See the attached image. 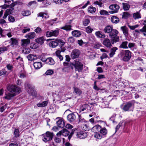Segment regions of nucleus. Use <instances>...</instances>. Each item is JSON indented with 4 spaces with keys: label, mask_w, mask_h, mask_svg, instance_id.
I'll use <instances>...</instances> for the list:
<instances>
[{
    "label": "nucleus",
    "mask_w": 146,
    "mask_h": 146,
    "mask_svg": "<svg viewBox=\"0 0 146 146\" xmlns=\"http://www.w3.org/2000/svg\"><path fill=\"white\" fill-rule=\"evenodd\" d=\"M8 48V46H3V47H0V54L5 51H7Z\"/></svg>",
    "instance_id": "nucleus-33"
},
{
    "label": "nucleus",
    "mask_w": 146,
    "mask_h": 146,
    "mask_svg": "<svg viewBox=\"0 0 146 146\" xmlns=\"http://www.w3.org/2000/svg\"><path fill=\"white\" fill-rule=\"evenodd\" d=\"M53 73V71L51 70H48L45 72V74L47 75H51Z\"/></svg>",
    "instance_id": "nucleus-55"
},
{
    "label": "nucleus",
    "mask_w": 146,
    "mask_h": 146,
    "mask_svg": "<svg viewBox=\"0 0 146 146\" xmlns=\"http://www.w3.org/2000/svg\"><path fill=\"white\" fill-rule=\"evenodd\" d=\"M101 127L99 125H97L92 127V130H94L95 131H100V130L101 129Z\"/></svg>",
    "instance_id": "nucleus-41"
},
{
    "label": "nucleus",
    "mask_w": 146,
    "mask_h": 146,
    "mask_svg": "<svg viewBox=\"0 0 146 146\" xmlns=\"http://www.w3.org/2000/svg\"><path fill=\"white\" fill-rule=\"evenodd\" d=\"M119 32L116 29H113L109 34V36L111 38V40L112 44H113L119 40V38L117 35Z\"/></svg>",
    "instance_id": "nucleus-3"
},
{
    "label": "nucleus",
    "mask_w": 146,
    "mask_h": 146,
    "mask_svg": "<svg viewBox=\"0 0 146 146\" xmlns=\"http://www.w3.org/2000/svg\"><path fill=\"white\" fill-rule=\"evenodd\" d=\"M47 16V15L46 13H40L38 15V17H42V18L44 17L46 18V16Z\"/></svg>",
    "instance_id": "nucleus-52"
},
{
    "label": "nucleus",
    "mask_w": 146,
    "mask_h": 146,
    "mask_svg": "<svg viewBox=\"0 0 146 146\" xmlns=\"http://www.w3.org/2000/svg\"><path fill=\"white\" fill-rule=\"evenodd\" d=\"M8 19L9 21L11 22H13L15 21L14 18L11 16L9 15L8 17Z\"/></svg>",
    "instance_id": "nucleus-58"
},
{
    "label": "nucleus",
    "mask_w": 146,
    "mask_h": 146,
    "mask_svg": "<svg viewBox=\"0 0 146 146\" xmlns=\"http://www.w3.org/2000/svg\"><path fill=\"white\" fill-rule=\"evenodd\" d=\"M47 102L44 101L42 103L38 104L37 106L39 107H44L47 105Z\"/></svg>",
    "instance_id": "nucleus-36"
},
{
    "label": "nucleus",
    "mask_w": 146,
    "mask_h": 146,
    "mask_svg": "<svg viewBox=\"0 0 146 146\" xmlns=\"http://www.w3.org/2000/svg\"><path fill=\"white\" fill-rule=\"evenodd\" d=\"M70 131H71V132L67 129H63L56 134V135L58 137H59L61 135L64 137L68 136V138L70 140L74 133V131L73 130H70Z\"/></svg>",
    "instance_id": "nucleus-4"
},
{
    "label": "nucleus",
    "mask_w": 146,
    "mask_h": 146,
    "mask_svg": "<svg viewBox=\"0 0 146 146\" xmlns=\"http://www.w3.org/2000/svg\"><path fill=\"white\" fill-rule=\"evenodd\" d=\"M100 13L101 15H108V12L104 10H102L100 11Z\"/></svg>",
    "instance_id": "nucleus-51"
},
{
    "label": "nucleus",
    "mask_w": 146,
    "mask_h": 146,
    "mask_svg": "<svg viewBox=\"0 0 146 146\" xmlns=\"http://www.w3.org/2000/svg\"><path fill=\"white\" fill-rule=\"evenodd\" d=\"M130 16V14L128 12H124L123 13L122 18L127 19Z\"/></svg>",
    "instance_id": "nucleus-35"
},
{
    "label": "nucleus",
    "mask_w": 146,
    "mask_h": 146,
    "mask_svg": "<svg viewBox=\"0 0 146 146\" xmlns=\"http://www.w3.org/2000/svg\"><path fill=\"white\" fill-rule=\"evenodd\" d=\"M59 31L58 29L55 30H51L50 31H47L45 33V35L47 37L52 36L57 37L58 35Z\"/></svg>",
    "instance_id": "nucleus-8"
},
{
    "label": "nucleus",
    "mask_w": 146,
    "mask_h": 146,
    "mask_svg": "<svg viewBox=\"0 0 146 146\" xmlns=\"http://www.w3.org/2000/svg\"><path fill=\"white\" fill-rule=\"evenodd\" d=\"M140 31L142 33H146V26H144L143 27V28L140 29Z\"/></svg>",
    "instance_id": "nucleus-64"
},
{
    "label": "nucleus",
    "mask_w": 146,
    "mask_h": 146,
    "mask_svg": "<svg viewBox=\"0 0 146 146\" xmlns=\"http://www.w3.org/2000/svg\"><path fill=\"white\" fill-rule=\"evenodd\" d=\"M123 9L125 11H127L129 10L130 5L127 3H122Z\"/></svg>",
    "instance_id": "nucleus-23"
},
{
    "label": "nucleus",
    "mask_w": 146,
    "mask_h": 146,
    "mask_svg": "<svg viewBox=\"0 0 146 146\" xmlns=\"http://www.w3.org/2000/svg\"><path fill=\"white\" fill-rule=\"evenodd\" d=\"M72 34L73 35L76 37H78L81 35L80 32L77 30H75L72 32Z\"/></svg>",
    "instance_id": "nucleus-32"
},
{
    "label": "nucleus",
    "mask_w": 146,
    "mask_h": 146,
    "mask_svg": "<svg viewBox=\"0 0 146 146\" xmlns=\"http://www.w3.org/2000/svg\"><path fill=\"white\" fill-rule=\"evenodd\" d=\"M74 68L76 71L78 72H81L83 69V64L78 61H76L74 64Z\"/></svg>",
    "instance_id": "nucleus-12"
},
{
    "label": "nucleus",
    "mask_w": 146,
    "mask_h": 146,
    "mask_svg": "<svg viewBox=\"0 0 146 146\" xmlns=\"http://www.w3.org/2000/svg\"><path fill=\"white\" fill-rule=\"evenodd\" d=\"M90 23V20L88 19H86L83 22V25L85 26H86Z\"/></svg>",
    "instance_id": "nucleus-57"
},
{
    "label": "nucleus",
    "mask_w": 146,
    "mask_h": 146,
    "mask_svg": "<svg viewBox=\"0 0 146 146\" xmlns=\"http://www.w3.org/2000/svg\"><path fill=\"white\" fill-rule=\"evenodd\" d=\"M102 43L105 47L109 48H110L112 46V44L111 39L110 40L107 38L104 39Z\"/></svg>",
    "instance_id": "nucleus-11"
},
{
    "label": "nucleus",
    "mask_w": 146,
    "mask_h": 146,
    "mask_svg": "<svg viewBox=\"0 0 146 146\" xmlns=\"http://www.w3.org/2000/svg\"><path fill=\"white\" fill-rule=\"evenodd\" d=\"M54 141L56 143H59L61 142V139L58 137H55L54 139Z\"/></svg>",
    "instance_id": "nucleus-63"
},
{
    "label": "nucleus",
    "mask_w": 146,
    "mask_h": 146,
    "mask_svg": "<svg viewBox=\"0 0 146 146\" xmlns=\"http://www.w3.org/2000/svg\"><path fill=\"white\" fill-rule=\"evenodd\" d=\"M48 43L49 46L50 47L52 48H56L59 44L60 46V48L62 47H64L63 46L65 44V42L59 38L56 39H49L47 40V41L51 40Z\"/></svg>",
    "instance_id": "nucleus-2"
},
{
    "label": "nucleus",
    "mask_w": 146,
    "mask_h": 146,
    "mask_svg": "<svg viewBox=\"0 0 146 146\" xmlns=\"http://www.w3.org/2000/svg\"><path fill=\"white\" fill-rule=\"evenodd\" d=\"M14 9L13 7H11L10 9H7L5 11V12L7 14L9 15L13 13V11Z\"/></svg>",
    "instance_id": "nucleus-46"
},
{
    "label": "nucleus",
    "mask_w": 146,
    "mask_h": 146,
    "mask_svg": "<svg viewBox=\"0 0 146 146\" xmlns=\"http://www.w3.org/2000/svg\"><path fill=\"white\" fill-rule=\"evenodd\" d=\"M95 34L97 36L98 38H104L106 37L105 35L100 31L96 32Z\"/></svg>",
    "instance_id": "nucleus-24"
},
{
    "label": "nucleus",
    "mask_w": 146,
    "mask_h": 146,
    "mask_svg": "<svg viewBox=\"0 0 146 146\" xmlns=\"http://www.w3.org/2000/svg\"><path fill=\"white\" fill-rule=\"evenodd\" d=\"M80 53V51L77 49H74L72 51L71 56L72 59H74L78 58Z\"/></svg>",
    "instance_id": "nucleus-13"
},
{
    "label": "nucleus",
    "mask_w": 146,
    "mask_h": 146,
    "mask_svg": "<svg viewBox=\"0 0 146 146\" xmlns=\"http://www.w3.org/2000/svg\"><path fill=\"white\" fill-rule=\"evenodd\" d=\"M27 58L29 60L32 61L36 59L37 57L36 55L30 54L27 56Z\"/></svg>",
    "instance_id": "nucleus-25"
},
{
    "label": "nucleus",
    "mask_w": 146,
    "mask_h": 146,
    "mask_svg": "<svg viewBox=\"0 0 146 146\" xmlns=\"http://www.w3.org/2000/svg\"><path fill=\"white\" fill-rule=\"evenodd\" d=\"M73 88L74 89V92L77 95H80L82 94V91L78 88L74 87Z\"/></svg>",
    "instance_id": "nucleus-34"
},
{
    "label": "nucleus",
    "mask_w": 146,
    "mask_h": 146,
    "mask_svg": "<svg viewBox=\"0 0 146 146\" xmlns=\"http://www.w3.org/2000/svg\"><path fill=\"white\" fill-rule=\"evenodd\" d=\"M71 26L70 25H66L64 27H61V28L66 31H70L71 30Z\"/></svg>",
    "instance_id": "nucleus-43"
},
{
    "label": "nucleus",
    "mask_w": 146,
    "mask_h": 146,
    "mask_svg": "<svg viewBox=\"0 0 146 146\" xmlns=\"http://www.w3.org/2000/svg\"><path fill=\"white\" fill-rule=\"evenodd\" d=\"M23 51L25 54H27L30 53L31 51V50L29 48H25L24 49Z\"/></svg>",
    "instance_id": "nucleus-62"
},
{
    "label": "nucleus",
    "mask_w": 146,
    "mask_h": 146,
    "mask_svg": "<svg viewBox=\"0 0 146 146\" xmlns=\"http://www.w3.org/2000/svg\"><path fill=\"white\" fill-rule=\"evenodd\" d=\"M76 135L78 138L82 139L86 137L87 136V134L86 132L82 131L77 132Z\"/></svg>",
    "instance_id": "nucleus-15"
},
{
    "label": "nucleus",
    "mask_w": 146,
    "mask_h": 146,
    "mask_svg": "<svg viewBox=\"0 0 146 146\" xmlns=\"http://www.w3.org/2000/svg\"><path fill=\"white\" fill-rule=\"evenodd\" d=\"M78 123H85L86 121L84 118L82 117L80 115H78Z\"/></svg>",
    "instance_id": "nucleus-39"
},
{
    "label": "nucleus",
    "mask_w": 146,
    "mask_h": 146,
    "mask_svg": "<svg viewBox=\"0 0 146 146\" xmlns=\"http://www.w3.org/2000/svg\"><path fill=\"white\" fill-rule=\"evenodd\" d=\"M109 8L112 11H109V13L111 14L117 13L118 10L119 9V5L116 4H112L110 5Z\"/></svg>",
    "instance_id": "nucleus-10"
},
{
    "label": "nucleus",
    "mask_w": 146,
    "mask_h": 146,
    "mask_svg": "<svg viewBox=\"0 0 146 146\" xmlns=\"http://www.w3.org/2000/svg\"><path fill=\"white\" fill-rule=\"evenodd\" d=\"M48 0H46L44 1L43 2V5L42 7H47L48 5L50 4V2H49L48 1Z\"/></svg>",
    "instance_id": "nucleus-45"
},
{
    "label": "nucleus",
    "mask_w": 146,
    "mask_h": 146,
    "mask_svg": "<svg viewBox=\"0 0 146 146\" xmlns=\"http://www.w3.org/2000/svg\"><path fill=\"white\" fill-rule=\"evenodd\" d=\"M34 66L36 69H38L40 68L42 66V63L40 62H35L34 63Z\"/></svg>",
    "instance_id": "nucleus-20"
},
{
    "label": "nucleus",
    "mask_w": 146,
    "mask_h": 146,
    "mask_svg": "<svg viewBox=\"0 0 146 146\" xmlns=\"http://www.w3.org/2000/svg\"><path fill=\"white\" fill-rule=\"evenodd\" d=\"M121 29L125 36H127L128 34V29L125 26L121 27Z\"/></svg>",
    "instance_id": "nucleus-19"
},
{
    "label": "nucleus",
    "mask_w": 146,
    "mask_h": 146,
    "mask_svg": "<svg viewBox=\"0 0 146 146\" xmlns=\"http://www.w3.org/2000/svg\"><path fill=\"white\" fill-rule=\"evenodd\" d=\"M93 31V29L90 26H88L86 28V32L88 33H91Z\"/></svg>",
    "instance_id": "nucleus-50"
},
{
    "label": "nucleus",
    "mask_w": 146,
    "mask_h": 146,
    "mask_svg": "<svg viewBox=\"0 0 146 146\" xmlns=\"http://www.w3.org/2000/svg\"><path fill=\"white\" fill-rule=\"evenodd\" d=\"M45 39L42 37L38 38L35 39V41L38 43L42 44H43Z\"/></svg>",
    "instance_id": "nucleus-26"
},
{
    "label": "nucleus",
    "mask_w": 146,
    "mask_h": 146,
    "mask_svg": "<svg viewBox=\"0 0 146 146\" xmlns=\"http://www.w3.org/2000/svg\"><path fill=\"white\" fill-rule=\"evenodd\" d=\"M100 131L101 134L103 135H106L107 133V131L105 128H101Z\"/></svg>",
    "instance_id": "nucleus-38"
},
{
    "label": "nucleus",
    "mask_w": 146,
    "mask_h": 146,
    "mask_svg": "<svg viewBox=\"0 0 146 146\" xmlns=\"http://www.w3.org/2000/svg\"><path fill=\"white\" fill-rule=\"evenodd\" d=\"M53 1L55 3L58 4H61L63 3L62 0H53Z\"/></svg>",
    "instance_id": "nucleus-59"
},
{
    "label": "nucleus",
    "mask_w": 146,
    "mask_h": 146,
    "mask_svg": "<svg viewBox=\"0 0 146 146\" xmlns=\"http://www.w3.org/2000/svg\"><path fill=\"white\" fill-rule=\"evenodd\" d=\"M135 102L134 100L127 102L124 105L122 109L125 111H132L134 107Z\"/></svg>",
    "instance_id": "nucleus-6"
},
{
    "label": "nucleus",
    "mask_w": 146,
    "mask_h": 146,
    "mask_svg": "<svg viewBox=\"0 0 146 146\" xmlns=\"http://www.w3.org/2000/svg\"><path fill=\"white\" fill-rule=\"evenodd\" d=\"M88 11L90 13H93L95 12L96 9L95 7H93L90 6L88 9Z\"/></svg>",
    "instance_id": "nucleus-42"
},
{
    "label": "nucleus",
    "mask_w": 146,
    "mask_h": 146,
    "mask_svg": "<svg viewBox=\"0 0 146 146\" xmlns=\"http://www.w3.org/2000/svg\"><path fill=\"white\" fill-rule=\"evenodd\" d=\"M11 41L10 42H11V45H16L17 43V40L15 39L11 38Z\"/></svg>",
    "instance_id": "nucleus-48"
},
{
    "label": "nucleus",
    "mask_w": 146,
    "mask_h": 146,
    "mask_svg": "<svg viewBox=\"0 0 146 146\" xmlns=\"http://www.w3.org/2000/svg\"><path fill=\"white\" fill-rule=\"evenodd\" d=\"M122 123H123V122L121 121L119 123V124L116 126V127L115 128V133H116L118 131V130L119 128L120 127L122 126Z\"/></svg>",
    "instance_id": "nucleus-56"
},
{
    "label": "nucleus",
    "mask_w": 146,
    "mask_h": 146,
    "mask_svg": "<svg viewBox=\"0 0 146 146\" xmlns=\"http://www.w3.org/2000/svg\"><path fill=\"white\" fill-rule=\"evenodd\" d=\"M42 31V29L39 27H37L35 30V31L37 33H39Z\"/></svg>",
    "instance_id": "nucleus-60"
},
{
    "label": "nucleus",
    "mask_w": 146,
    "mask_h": 146,
    "mask_svg": "<svg viewBox=\"0 0 146 146\" xmlns=\"http://www.w3.org/2000/svg\"><path fill=\"white\" fill-rule=\"evenodd\" d=\"M30 12L28 10H25L22 11V14L23 16H28L30 14Z\"/></svg>",
    "instance_id": "nucleus-47"
},
{
    "label": "nucleus",
    "mask_w": 146,
    "mask_h": 146,
    "mask_svg": "<svg viewBox=\"0 0 146 146\" xmlns=\"http://www.w3.org/2000/svg\"><path fill=\"white\" fill-rule=\"evenodd\" d=\"M135 44L134 43L129 42L128 43V48H133L135 45Z\"/></svg>",
    "instance_id": "nucleus-61"
},
{
    "label": "nucleus",
    "mask_w": 146,
    "mask_h": 146,
    "mask_svg": "<svg viewBox=\"0 0 146 146\" xmlns=\"http://www.w3.org/2000/svg\"><path fill=\"white\" fill-rule=\"evenodd\" d=\"M8 74V72L5 69H3L0 70V76L2 75L6 76Z\"/></svg>",
    "instance_id": "nucleus-40"
},
{
    "label": "nucleus",
    "mask_w": 146,
    "mask_h": 146,
    "mask_svg": "<svg viewBox=\"0 0 146 146\" xmlns=\"http://www.w3.org/2000/svg\"><path fill=\"white\" fill-rule=\"evenodd\" d=\"M19 129H15L14 133L15 137H17L19 136Z\"/></svg>",
    "instance_id": "nucleus-49"
},
{
    "label": "nucleus",
    "mask_w": 146,
    "mask_h": 146,
    "mask_svg": "<svg viewBox=\"0 0 146 146\" xmlns=\"http://www.w3.org/2000/svg\"><path fill=\"white\" fill-rule=\"evenodd\" d=\"M67 120L70 122H73L76 119L75 115L74 113H71L68 115L67 117Z\"/></svg>",
    "instance_id": "nucleus-17"
},
{
    "label": "nucleus",
    "mask_w": 146,
    "mask_h": 146,
    "mask_svg": "<svg viewBox=\"0 0 146 146\" xmlns=\"http://www.w3.org/2000/svg\"><path fill=\"white\" fill-rule=\"evenodd\" d=\"M46 63L50 65H53L54 61L52 58L50 57L46 58Z\"/></svg>",
    "instance_id": "nucleus-29"
},
{
    "label": "nucleus",
    "mask_w": 146,
    "mask_h": 146,
    "mask_svg": "<svg viewBox=\"0 0 146 146\" xmlns=\"http://www.w3.org/2000/svg\"><path fill=\"white\" fill-rule=\"evenodd\" d=\"M117 49V48L116 47H114L111 48L110 50L111 52L109 54V56L111 58L113 56V55L115 54V52Z\"/></svg>",
    "instance_id": "nucleus-22"
},
{
    "label": "nucleus",
    "mask_w": 146,
    "mask_h": 146,
    "mask_svg": "<svg viewBox=\"0 0 146 146\" xmlns=\"http://www.w3.org/2000/svg\"><path fill=\"white\" fill-rule=\"evenodd\" d=\"M7 89L9 92H5V96L4 97V98L8 100H12L15 96L20 92V88L14 85H8L7 87Z\"/></svg>",
    "instance_id": "nucleus-1"
},
{
    "label": "nucleus",
    "mask_w": 146,
    "mask_h": 146,
    "mask_svg": "<svg viewBox=\"0 0 146 146\" xmlns=\"http://www.w3.org/2000/svg\"><path fill=\"white\" fill-rule=\"evenodd\" d=\"M58 118H59L60 119L56 122L58 126L59 127L63 128L65 125V123L62 118L58 117L56 118V119Z\"/></svg>",
    "instance_id": "nucleus-16"
},
{
    "label": "nucleus",
    "mask_w": 146,
    "mask_h": 146,
    "mask_svg": "<svg viewBox=\"0 0 146 146\" xmlns=\"http://www.w3.org/2000/svg\"><path fill=\"white\" fill-rule=\"evenodd\" d=\"M133 17L134 19H138L141 17L140 13L138 12L133 14Z\"/></svg>",
    "instance_id": "nucleus-37"
},
{
    "label": "nucleus",
    "mask_w": 146,
    "mask_h": 146,
    "mask_svg": "<svg viewBox=\"0 0 146 146\" xmlns=\"http://www.w3.org/2000/svg\"><path fill=\"white\" fill-rule=\"evenodd\" d=\"M54 135L52 133L49 131L47 132L46 134H43L44 138L42 139L44 142H46L52 139Z\"/></svg>",
    "instance_id": "nucleus-9"
},
{
    "label": "nucleus",
    "mask_w": 146,
    "mask_h": 146,
    "mask_svg": "<svg viewBox=\"0 0 146 146\" xmlns=\"http://www.w3.org/2000/svg\"><path fill=\"white\" fill-rule=\"evenodd\" d=\"M75 40L72 37H70L68 39V42L69 43H72L74 42Z\"/></svg>",
    "instance_id": "nucleus-54"
},
{
    "label": "nucleus",
    "mask_w": 146,
    "mask_h": 146,
    "mask_svg": "<svg viewBox=\"0 0 146 146\" xmlns=\"http://www.w3.org/2000/svg\"><path fill=\"white\" fill-rule=\"evenodd\" d=\"M21 41V45L25 46L29 44L30 42V40L29 38L22 39Z\"/></svg>",
    "instance_id": "nucleus-21"
},
{
    "label": "nucleus",
    "mask_w": 146,
    "mask_h": 146,
    "mask_svg": "<svg viewBox=\"0 0 146 146\" xmlns=\"http://www.w3.org/2000/svg\"><path fill=\"white\" fill-rule=\"evenodd\" d=\"M122 60L125 62L129 61L131 57V52L128 50H123L120 53Z\"/></svg>",
    "instance_id": "nucleus-5"
},
{
    "label": "nucleus",
    "mask_w": 146,
    "mask_h": 146,
    "mask_svg": "<svg viewBox=\"0 0 146 146\" xmlns=\"http://www.w3.org/2000/svg\"><path fill=\"white\" fill-rule=\"evenodd\" d=\"M25 87L27 89L29 94L32 96H34L35 95V88L34 86L28 83H26L25 84Z\"/></svg>",
    "instance_id": "nucleus-7"
},
{
    "label": "nucleus",
    "mask_w": 146,
    "mask_h": 146,
    "mask_svg": "<svg viewBox=\"0 0 146 146\" xmlns=\"http://www.w3.org/2000/svg\"><path fill=\"white\" fill-rule=\"evenodd\" d=\"M128 44V42L127 41L123 42L119 46V48L124 49H127L128 48L127 46Z\"/></svg>",
    "instance_id": "nucleus-27"
},
{
    "label": "nucleus",
    "mask_w": 146,
    "mask_h": 146,
    "mask_svg": "<svg viewBox=\"0 0 146 146\" xmlns=\"http://www.w3.org/2000/svg\"><path fill=\"white\" fill-rule=\"evenodd\" d=\"M111 21L113 23H117L119 21V19L115 16H113L111 18Z\"/></svg>",
    "instance_id": "nucleus-30"
},
{
    "label": "nucleus",
    "mask_w": 146,
    "mask_h": 146,
    "mask_svg": "<svg viewBox=\"0 0 146 146\" xmlns=\"http://www.w3.org/2000/svg\"><path fill=\"white\" fill-rule=\"evenodd\" d=\"M89 107V105L87 104H84L81 107L80 112H81L85 110L87 111L88 108Z\"/></svg>",
    "instance_id": "nucleus-31"
},
{
    "label": "nucleus",
    "mask_w": 146,
    "mask_h": 146,
    "mask_svg": "<svg viewBox=\"0 0 146 146\" xmlns=\"http://www.w3.org/2000/svg\"><path fill=\"white\" fill-rule=\"evenodd\" d=\"M113 29L112 26L108 25L105 27L103 31L105 33L109 34Z\"/></svg>",
    "instance_id": "nucleus-18"
},
{
    "label": "nucleus",
    "mask_w": 146,
    "mask_h": 146,
    "mask_svg": "<svg viewBox=\"0 0 146 146\" xmlns=\"http://www.w3.org/2000/svg\"><path fill=\"white\" fill-rule=\"evenodd\" d=\"M35 33L34 32H32L28 34L25 36V37L29 39H33L35 38Z\"/></svg>",
    "instance_id": "nucleus-28"
},
{
    "label": "nucleus",
    "mask_w": 146,
    "mask_h": 146,
    "mask_svg": "<svg viewBox=\"0 0 146 146\" xmlns=\"http://www.w3.org/2000/svg\"><path fill=\"white\" fill-rule=\"evenodd\" d=\"M66 48L65 47H62L59 48L56 52V56L58 58H59L60 61H61L63 59V57L60 55V53L61 52H64Z\"/></svg>",
    "instance_id": "nucleus-14"
},
{
    "label": "nucleus",
    "mask_w": 146,
    "mask_h": 146,
    "mask_svg": "<svg viewBox=\"0 0 146 146\" xmlns=\"http://www.w3.org/2000/svg\"><path fill=\"white\" fill-rule=\"evenodd\" d=\"M94 137L97 139H100L102 137V135L99 132H96L95 133Z\"/></svg>",
    "instance_id": "nucleus-44"
},
{
    "label": "nucleus",
    "mask_w": 146,
    "mask_h": 146,
    "mask_svg": "<svg viewBox=\"0 0 146 146\" xmlns=\"http://www.w3.org/2000/svg\"><path fill=\"white\" fill-rule=\"evenodd\" d=\"M93 4L95 5H98L100 7H102V5L103 3L102 2L97 1H94V2Z\"/></svg>",
    "instance_id": "nucleus-53"
}]
</instances>
